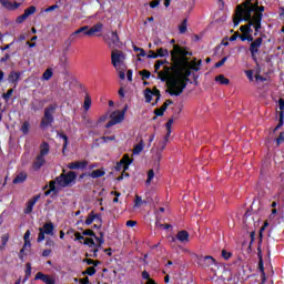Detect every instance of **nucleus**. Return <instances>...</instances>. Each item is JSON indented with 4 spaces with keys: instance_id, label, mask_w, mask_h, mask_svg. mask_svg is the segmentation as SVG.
Here are the masks:
<instances>
[{
    "instance_id": "obj_1",
    "label": "nucleus",
    "mask_w": 284,
    "mask_h": 284,
    "mask_svg": "<svg viewBox=\"0 0 284 284\" xmlns=\"http://www.w3.org/2000/svg\"><path fill=\"white\" fill-rule=\"evenodd\" d=\"M187 52L179 45H174L171 51L172 65L163 67V69L158 72V78L161 81H166L168 92L172 97H180L183 94V89L187 88V81L194 72H199V65H201V60H187Z\"/></svg>"
},
{
    "instance_id": "obj_2",
    "label": "nucleus",
    "mask_w": 284,
    "mask_h": 284,
    "mask_svg": "<svg viewBox=\"0 0 284 284\" xmlns=\"http://www.w3.org/2000/svg\"><path fill=\"white\" fill-rule=\"evenodd\" d=\"M264 10L265 7H258V4H256L255 11H251V19L245 20L248 23L240 27L241 32H243L241 41H254V37H252V26L255 30L254 34L256 37L261 30V21L263 19V14L261 12H264Z\"/></svg>"
},
{
    "instance_id": "obj_3",
    "label": "nucleus",
    "mask_w": 284,
    "mask_h": 284,
    "mask_svg": "<svg viewBox=\"0 0 284 284\" xmlns=\"http://www.w3.org/2000/svg\"><path fill=\"white\" fill-rule=\"evenodd\" d=\"M252 12H256V3H252V0H246L242 4H239L233 18L234 27L236 28L241 21H250L252 19Z\"/></svg>"
},
{
    "instance_id": "obj_4",
    "label": "nucleus",
    "mask_w": 284,
    "mask_h": 284,
    "mask_svg": "<svg viewBox=\"0 0 284 284\" xmlns=\"http://www.w3.org/2000/svg\"><path fill=\"white\" fill-rule=\"evenodd\" d=\"M174 123L173 119H170L166 123V136L164 140L160 142L156 146H153L151 150L153 165L159 168L161 165V160L163 159V150L168 145V141H170V135L172 134V124Z\"/></svg>"
},
{
    "instance_id": "obj_5",
    "label": "nucleus",
    "mask_w": 284,
    "mask_h": 284,
    "mask_svg": "<svg viewBox=\"0 0 284 284\" xmlns=\"http://www.w3.org/2000/svg\"><path fill=\"white\" fill-rule=\"evenodd\" d=\"M77 181V173L70 171L69 173H62L60 176L55 179V181H51L49 184V191L45 192V196L50 194V192H59L61 187H69V185L74 184Z\"/></svg>"
},
{
    "instance_id": "obj_6",
    "label": "nucleus",
    "mask_w": 284,
    "mask_h": 284,
    "mask_svg": "<svg viewBox=\"0 0 284 284\" xmlns=\"http://www.w3.org/2000/svg\"><path fill=\"white\" fill-rule=\"evenodd\" d=\"M111 63L116 71L123 70V68H125V54L123 51H119L116 49L112 50Z\"/></svg>"
},
{
    "instance_id": "obj_7",
    "label": "nucleus",
    "mask_w": 284,
    "mask_h": 284,
    "mask_svg": "<svg viewBox=\"0 0 284 284\" xmlns=\"http://www.w3.org/2000/svg\"><path fill=\"white\" fill-rule=\"evenodd\" d=\"M45 234L49 236L54 235V224L45 223L42 227L39 229L38 243L45 241Z\"/></svg>"
},
{
    "instance_id": "obj_8",
    "label": "nucleus",
    "mask_w": 284,
    "mask_h": 284,
    "mask_svg": "<svg viewBox=\"0 0 284 284\" xmlns=\"http://www.w3.org/2000/svg\"><path fill=\"white\" fill-rule=\"evenodd\" d=\"M110 121L106 124V128H112V125H116L121 123L125 119V110L124 111H114L110 115Z\"/></svg>"
},
{
    "instance_id": "obj_9",
    "label": "nucleus",
    "mask_w": 284,
    "mask_h": 284,
    "mask_svg": "<svg viewBox=\"0 0 284 284\" xmlns=\"http://www.w3.org/2000/svg\"><path fill=\"white\" fill-rule=\"evenodd\" d=\"M130 165H132V159H130V155L125 154L116 164L115 170L125 172L126 170H130Z\"/></svg>"
},
{
    "instance_id": "obj_10",
    "label": "nucleus",
    "mask_w": 284,
    "mask_h": 284,
    "mask_svg": "<svg viewBox=\"0 0 284 284\" xmlns=\"http://www.w3.org/2000/svg\"><path fill=\"white\" fill-rule=\"evenodd\" d=\"M153 97L155 98V103H158L159 99L161 98L160 91L158 89H153V91L150 89H146L144 91V98L146 103H151Z\"/></svg>"
},
{
    "instance_id": "obj_11",
    "label": "nucleus",
    "mask_w": 284,
    "mask_h": 284,
    "mask_svg": "<svg viewBox=\"0 0 284 284\" xmlns=\"http://www.w3.org/2000/svg\"><path fill=\"white\" fill-rule=\"evenodd\" d=\"M199 263L202 267H214L216 265V260L207 255L200 257Z\"/></svg>"
},
{
    "instance_id": "obj_12",
    "label": "nucleus",
    "mask_w": 284,
    "mask_h": 284,
    "mask_svg": "<svg viewBox=\"0 0 284 284\" xmlns=\"http://www.w3.org/2000/svg\"><path fill=\"white\" fill-rule=\"evenodd\" d=\"M20 80H21V72H18V71H11L7 77L8 83H11L12 85H17V83H19Z\"/></svg>"
},
{
    "instance_id": "obj_13",
    "label": "nucleus",
    "mask_w": 284,
    "mask_h": 284,
    "mask_svg": "<svg viewBox=\"0 0 284 284\" xmlns=\"http://www.w3.org/2000/svg\"><path fill=\"white\" fill-rule=\"evenodd\" d=\"M41 199V195H36L31 200L28 201L27 206L24 209V214H31L32 210H34V205H37V201Z\"/></svg>"
},
{
    "instance_id": "obj_14",
    "label": "nucleus",
    "mask_w": 284,
    "mask_h": 284,
    "mask_svg": "<svg viewBox=\"0 0 284 284\" xmlns=\"http://www.w3.org/2000/svg\"><path fill=\"white\" fill-rule=\"evenodd\" d=\"M52 112H54L53 108H49L44 112V118L42 120V125L45 128L47 125H50L52 123Z\"/></svg>"
},
{
    "instance_id": "obj_15",
    "label": "nucleus",
    "mask_w": 284,
    "mask_h": 284,
    "mask_svg": "<svg viewBox=\"0 0 284 284\" xmlns=\"http://www.w3.org/2000/svg\"><path fill=\"white\" fill-rule=\"evenodd\" d=\"M88 165V162L85 161H78V162H71L67 164V168L69 170H83Z\"/></svg>"
},
{
    "instance_id": "obj_16",
    "label": "nucleus",
    "mask_w": 284,
    "mask_h": 284,
    "mask_svg": "<svg viewBox=\"0 0 284 284\" xmlns=\"http://www.w3.org/2000/svg\"><path fill=\"white\" fill-rule=\"evenodd\" d=\"M101 30H103V23H97L90 29H88V31H85L84 34L87 37H92V34H97L98 32H101Z\"/></svg>"
},
{
    "instance_id": "obj_17",
    "label": "nucleus",
    "mask_w": 284,
    "mask_h": 284,
    "mask_svg": "<svg viewBox=\"0 0 284 284\" xmlns=\"http://www.w3.org/2000/svg\"><path fill=\"white\" fill-rule=\"evenodd\" d=\"M263 43V39L257 38L254 42L251 43L250 52L254 57L258 52V48H261Z\"/></svg>"
},
{
    "instance_id": "obj_18",
    "label": "nucleus",
    "mask_w": 284,
    "mask_h": 284,
    "mask_svg": "<svg viewBox=\"0 0 284 284\" xmlns=\"http://www.w3.org/2000/svg\"><path fill=\"white\" fill-rule=\"evenodd\" d=\"M176 239L180 243H190V233H187V231H180Z\"/></svg>"
},
{
    "instance_id": "obj_19",
    "label": "nucleus",
    "mask_w": 284,
    "mask_h": 284,
    "mask_svg": "<svg viewBox=\"0 0 284 284\" xmlns=\"http://www.w3.org/2000/svg\"><path fill=\"white\" fill-rule=\"evenodd\" d=\"M94 221L101 223V217H99V214L90 213L85 220V225H92Z\"/></svg>"
},
{
    "instance_id": "obj_20",
    "label": "nucleus",
    "mask_w": 284,
    "mask_h": 284,
    "mask_svg": "<svg viewBox=\"0 0 284 284\" xmlns=\"http://www.w3.org/2000/svg\"><path fill=\"white\" fill-rule=\"evenodd\" d=\"M44 164H45V158L42 155H38L33 163V168L34 170H40L41 168H43Z\"/></svg>"
},
{
    "instance_id": "obj_21",
    "label": "nucleus",
    "mask_w": 284,
    "mask_h": 284,
    "mask_svg": "<svg viewBox=\"0 0 284 284\" xmlns=\"http://www.w3.org/2000/svg\"><path fill=\"white\" fill-rule=\"evenodd\" d=\"M143 150H145V143L143 142V140H141L138 144L134 145L133 154L138 156L139 154H141V152H143Z\"/></svg>"
},
{
    "instance_id": "obj_22",
    "label": "nucleus",
    "mask_w": 284,
    "mask_h": 284,
    "mask_svg": "<svg viewBox=\"0 0 284 284\" xmlns=\"http://www.w3.org/2000/svg\"><path fill=\"white\" fill-rule=\"evenodd\" d=\"M48 154H50V144L43 142L41 145H40V154L39 156H48Z\"/></svg>"
},
{
    "instance_id": "obj_23",
    "label": "nucleus",
    "mask_w": 284,
    "mask_h": 284,
    "mask_svg": "<svg viewBox=\"0 0 284 284\" xmlns=\"http://www.w3.org/2000/svg\"><path fill=\"white\" fill-rule=\"evenodd\" d=\"M84 245H89V247H93V256H97V252H99V248H97V243H94V240L90 237L84 239Z\"/></svg>"
},
{
    "instance_id": "obj_24",
    "label": "nucleus",
    "mask_w": 284,
    "mask_h": 284,
    "mask_svg": "<svg viewBox=\"0 0 284 284\" xmlns=\"http://www.w3.org/2000/svg\"><path fill=\"white\" fill-rule=\"evenodd\" d=\"M280 110H281V112H280V123L277 124V126H276V130H278V128H283V116H284V114H283V110H284V100L283 99H280Z\"/></svg>"
},
{
    "instance_id": "obj_25",
    "label": "nucleus",
    "mask_w": 284,
    "mask_h": 284,
    "mask_svg": "<svg viewBox=\"0 0 284 284\" xmlns=\"http://www.w3.org/2000/svg\"><path fill=\"white\" fill-rule=\"evenodd\" d=\"M215 81L220 83V85H230V79L225 78L223 74L216 75Z\"/></svg>"
},
{
    "instance_id": "obj_26",
    "label": "nucleus",
    "mask_w": 284,
    "mask_h": 284,
    "mask_svg": "<svg viewBox=\"0 0 284 284\" xmlns=\"http://www.w3.org/2000/svg\"><path fill=\"white\" fill-rule=\"evenodd\" d=\"M88 30H90V27H88V26H84V27H82V28L75 30V31H74L73 33H71V36H70L71 41H74V37L81 34V32H84V33H85V32H88Z\"/></svg>"
},
{
    "instance_id": "obj_27",
    "label": "nucleus",
    "mask_w": 284,
    "mask_h": 284,
    "mask_svg": "<svg viewBox=\"0 0 284 284\" xmlns=\"http://www.w3.org/2000/svg\"><path fill=\"white\" fill-rule=\"evenodd\" d=\"M91 179H101V176H105V171L103 170H95L89 174Z\"/></svg>"
},
{
    "instance_id": "obj_28",
    "label": "nucleus",
    "mask_w": 284,
    "mask_h": 284,
    "mask_svg": "<svg viewBox=\"0 0 284 284\" xmlns=\"http://www.w3.org/2000/svg\"><path fill=\"white\" fill-rule=\"evenodd\" d=\"M26 179H28V174L19 173L16 179L13 180L14 184L24 183Z\"/></svg>"
},
{
    "instance_id": "obj_29",
    "label": "nucleus",
    "mask_w": 284,
    "mask_h": 284,
    "mask_svg": "<svg viewBox=\"0 0 284 284\" xmlns=\"http://www.w3.org/2000/svg\"><path fill=\"white\" fill-rule=\"evenodd\" d=\"M54 74V71L52 69H47L44 73L42 74V81H50Z\"/></svg>"
},
{
    "instance_id": "obj_30",
    "label": "nucleus",
    "mask_w": 284,
    "mask_h": 284,
    "mask_svg": "<svg viewBox=\"0 0 284 284\" xmlns=\"http://www.w3.org/2000/svg\"><path fill=\"white\" fill-rule=\"evenodd\" d=\"M8 241H10V234L6 233L1 236V243L2 245H0V250H4L6 245H8Z\"/></svg>"
},
{
    "instance_id": "obj_31",
    "label": "nucleus",
    "mask_w": 284,
    "mask_h": 284,
    "mask_svg": "<svg viewBox=\"0 0 284 284\" xmlns=\"http://www.w3.org/2000/svg\"><path fill=\"white\" fill-rule=\"evenodd\" d=\"M145 203H148L145 200L139 195H135L134 207H141V205H145Z\"/></svg>"
},
{
    "instance_id": "obj_32",
    "label": "nucleus",
    "mask_w": 284,
    "mask_h": 284,
    "mask_svg": "<svg viewBox=\"0 0 284 284\" xmlns=\"http://www.w3.org/2000/svg\"><path fill=\"white\" fill-rule=\"evenodd\" d=\"M34 278L36 281H42L43 283H45L50 278V276L39 272L37 273Z\"/></svg>"
},
{
    "instance_id": "obj_33",
    "label": "nucleus",
    "mask_w": 284,
    "mask_h": 284,
    "mask_svg": "<svg viewBox=\"0 0 284 284\" xmlns=\"http://www.w3.org/2000/svg\"><path fill=\"white\" fill-rule=\"evenodd\" d=\"M30 247H32L30 240H24L23 248L20 251V258H23V252H26V250H30Z\"/></svg>"
},
{
    "instance_id": "obj_34",
    "label": "nucleus",
    "mask_w": 284,
    "mask_h": 284,
    "mask_svg": "<svg viewBox=\"0 0 284 284\" xmlns=\"http://www.w3.org/2000/svg\"><path fill=\"white\" fill-rule=\"evenodd\" d=\"M156 57H158V58H159V57H161V58H163V57H170V52L168 51V49L160 48V49H158V51H156Z\"/></svg>"
},
{
    "instance_id": "obj_35",
    "label": "nucleus",
    "mask_w": 284,
    "mask_h": 284,
    "mask_svg": "<svg viewBox=\"0 0 284 284\" xmlns=\"http://www.w3.org/2000/svg\"><path fill=\"white\" fill-rule=\"evenodd\" d=\"M165 110H168V102H164L160 109L155 110L156 116H163V112H165Z\"/></svg>"
},
{
    "instance_id": "obj_36",
    "label": "nucleus",
    "mask_w": 284,
    "mask_h": 284,
    "mask_svg": "<svg viewBox=\"0 0 284 284\" xmlns=\"http://www.w3.org/2000/svg\"><path fill=\"white\" fill-rule=\"evenodd\" d=\"M179 30L181 34H185V32H187V20H183V22L179 26Z\"/></svg>"
},
{
    "instance_id": "obj_37",
    "label": "nucleus",
    "mask_w": 284,
    "mask_h": 284,
    "mask_svg": "<svg viewBox=\"0 0 284 284\" xmlns=\"http://www.w3.org/2000/svg\"><path fill=\"white\" fill-rule=\"evenodd\" d=\"M34 12H37V7L34 6H31L24 10V14L27 18L30 17L31 14H34Z\"/></svg>"
},
{
    "instance_id": "obj_38",
    "label": "nucleus",
    "mask_w": 284,
    "mask_h": 284,
    "mask_svg": "<svg viewBox=\"0 0 284 284\" xmlns=\"http://www.w3.org/2000/svg\"><path fill=\"white\" fill-rule=\"evenodd\" d=\"M91 106H92V99H90V97H87L84 99V105H83L85 112H88V110H90Z\"/></svg>"
},
{
    "instance_id": "obj_39",
    "label": "nucleus",
    "mask_w": 284,
    "mask_h": 284,
    "mask_svg": "<svg viewBox=\"0 0 284 284\" xmlns=\"http://www.w3.org/2000/svg\"><path fill=\"white\" fill-rule=\"evenodd\" d=\"M26 278L24 281H28L30 278V275L32 274V265L30 263H27L26 265Z\"/></svg>"
},
{
    "instance_id": "obj_40",
    "label": "nucleus",
    "mask_w": 284,
    "mask_h": 284,
    "mask_svg": "<svg viewBox=\"0 0 284 284\" xmlns=\"http://www.w3.org/2000/svg\"><path fill=\"white\" fill-rule=\"evenodd\" d=\"M20 130H21L22 134H28V132H30V123L23 122V124H22Z\"/></svg>"
},
{
    "instance_id": "obj_41",
    "label": "nucleus",
    "mask_w": 284,
    "mask_h": 284,
    "mask_svg": "<svg viewBox=\"0 0 284 284\" xmlns=\"http://www.w3.org/2000/svg\"><path fill=\"white\" fill-rule=\"evenodd\" d=\"M153 180H154V170L151 169L148 172L146 185H150V183H152Z\"/></svg>"
},
{
    "instance_id": "obj_42",
    "label": "nucleus",
    "mask_w": 284,
    "mask_h": 284,
    "mask_svg": "<svg viewBox=\"0 0 284 284\" xmlns=\"http://www.w3.org/2000/svg\"><path fill=\"white\" fill-rule=\"evenodd\" d=\"M133 50H134V52H139L138 57H148V53H145V50H143L136 45H133Z\"/></svg>"
},
{
    "instance_id": "obj_43",
    "label": "nucleus",
    "mask_w": 284,
    "mask_h": 284,
    "mask_svg": "<svg viewBox=\"0 0 284 284\" xmlns=\"http://www.w3.org/2000/svg\"><path fill=\"white\" fill-rule=\"evenodd\" d=\"M110 44H114L116 45V43H119V36L116 34V32H112L111 33V41L109 42Z\"/></svg>"
},
{
    "instance_id": "obj_44",
    "label": "nucleus",
    "mask_w": 284,
    "mask_h": 284,
    "mask_svg": "<svg viewBox=\"0 0 284 284\" xmlns=\"http://www.w3.org/2000/svg\"><path fill=\"white\" fill-rule=\"evenodd\" d=\"M95 239V248L99 250V247H101L103 245V243H105V241L103 240V237H98L94 235Z\"/></svg>"
},
{
    "instance_id": "obj_45",
    "label": "nucleus",
    "mask_w": 284,
    "mask_h": 284,
    "mask_svg": "<svg viewBox=\"0 0 284 284\" xmlns=\"http://www.w3.org/2000/svg\"><path fill=\"white\" fill-rule=\"evenodd\" d=\"M0 3L8 10H12V3H10V0H0Z\"/></svg>"
},
{
    "instance_id": "obj_46",
    "label": "nucleus",
    "mask_w": 284,
    "mask_h": 284,
    "mask_svg": "<svg viewBox=\"0 0 284 284\" xmlns=\"http://www.w3.org/2000/svg\"><path fill=\"white\" fill-rule=\"evenodd\" d=\"M84 274H88L89 276H94V274H97V268H94V266H91V267L87 268Z\"/></svg>"
},
{
    "instance_id": "obj_47",
    "label": "nucleus",
    "mask_w": 284,
    "mask_h": 284,
    "mask_svg": "<svg viewBox=\"0 0 284 284\" xmlns=\"http://www.w3.org/2000/svg\"><path fill=\"white\" fill-rule=\"evenodd\" d=\"M140 74L142 75V79H150V71L148 70H142L140 71Z\"/></svg>"
},
{
    "instance_id": "obj_48",
    "label": "nucleus",
    "mask_w": 284,
    "mask_h": 284,
    "mask_svg": "<svg viewBox=\"0 0 284 284\" xmlns=\"http://www.w3.org/2000/svg\"><path fill=\"white\" fill-rule=\"evenodd\" d=\"M245 74L248 80L254 81V72H252V70L245 71Z\"/></svg>"
},
{
    "instance_id": "obj_49",
    "label": "nucleus",
    "mask_w": 284,
    "mask_h": 284,
    "mask_svg": "<svg viewBox=\"0 0 284 284\" xmlns=\"http://www.w3.org/2000/svg\"><path fill=\"white\" fill-rule=\"evenodd\" d=\"M227 61V57L223 58L220 62L215 64V68H221L225 65V62Z\"/></svg>"
},
{
    "instance_id": "obj_50",
    "label": "nucleus",
    "mask_w": 284,
    "mask_h": 284,
    "mask_svg": "<svg viewBox=\"0 0 284 284\" xmlns=\"http://www.w3.org/2000/svg\"><path fill=\"white\" fill-rule=\"evenodd\" d=\"M84 262H87L88 265H94V266L99 265V262H95L94 260H90V258L84 260Z\"/></svg>"
},
{
    "instance_id": "obj_51",
    "label": "nucleus",
    "mask_w": 284,
    "mask_h": 284,
    "mask_svg": "<svg viewBox=\"0 0 284 284\" xmlns=\"http://www.w3.org/2000/svg\"><path fill=\"white\" fill-rule=\"evenodd\" d=\"M13 92L14 91L12 89L8 90L7 93L3 94V99H6V100L10 99V97H12Z\"/></svg>"
},
{
    "instance_id": "obj_52",
    "label": "nucleus",
    "mask_w": 284,
    "mask_h": 284,
    "mask_svg": "<svg viewBox=\"0 0 284 284\" xmlns=\"http://www.w3.org/2000/svg\"><path fill=\"white\" fill-rule=\"evenodd\" d=\"M8 61H10V54H4L1 59H0V63H6V62H8Z\"/></svg>"
},
{
    "instance_id": "obj_53",
    "label": "nucleus",
    "mask_w": 284,
    "mask_h": 284,
    "mask_svg": "<svg viewBox=\"0 0 284 284\" xmlns=\"http://www.w3.org/2000/svg\"><path fill=\"white\" fill-rule=\"evenodd\" d=\"M61 139L63 141V151H64L65 148H68V135H61Z\"/></svg>"
},
{
    "instance_id": "obj_54",
    "label": "nucleus",
    "mask_w": 284,
    "mask_h": 284,
    "mask_svg": "<svg viewBox=\"0 0 284 284\" xmlns=\"http://www.w3.org/2000/svg\"><path fill=\"white\" fill-rule=\"evenodd\" d=\"M258 267H260V271L262 273V276H265V267L263 266V260L260 261Z\"/></svg>"
},
{
    "instance_id": "obj_55",
    "label": "nucleus",
    "mask_w": 284,
    "mask_h": 284,
    "mask_svg": "<svg viewBox=\"0 0 284 284\" xmlns=\"http://www.w3.org/2000/svg\"><path fill=\"white\" fill-rule=\"evenodd\" d=\"M26 19H28V18H27L26 14L23 13L22 16H19V17L17 18V23H23V21H26Z\"/></svg>"
},
{
    "instance_id": "obj_56",
    "label": "nucleus",
    "mask_w": 284,
    "mask_h": 284,
    "mask_svg": "<svg viewBox=\"0 0 284 284\" xmlns=\"http://www.w3.org/2000/svg\"><path fill=\"white\" fill-rule=\"evenodd\" d=\"M222 256H223V258H225V260L227 261V258H230V256H232V253H230V252L223 250V251H222Z\"/></svg>"
},
{
    "instance_id": "obj_57",
    "label": "nucleus",
    "mask_w": 284,
    "mask_h": 284,
    "mask_svg": "<svg viewBox=\"0 0 284 284\" xmlns=\"http://www.w3.org/2000/svg\"><path fill=\"white\" fill-rule=\"evenodd\" d=\"M163 65V61H158L154 65L155 68V72H159V70H161V67Z\"/></svg>"
},
{
    "instance_id": "obj_58",
    "label": "nucleus",
    "mask_w": 284,
    "mask_h": 284,
    "mask_svg": "<svg viewBox=\"0 0 284 284\" xmlns=\"http://www.w3.org/2000/svg\"><path fill=\"white\" fill-rule=\"evenodd\" d=\"M148 59H159L154 51H149Z\"/></svg>"
},
{
    "instance_id": "obj_59",
    "label": "nucleus",
    "mask_w": 284,
    "mask_h": 284,
    "mask_svg": "<svg viewBox=\"0 0 284 284\" xmlns=\"http://www.w3.org/2000/svg\"><path fill=\"white\" fill-rule=\"evenodd\" d=\"M52 254V250L48 248L42 252V256L48 257Z\"/></svg>"
},
{
    "instance_id": "obj_60",
    "label": "nucleus",
    "mask_w": 284,
    "mask_h": 284,
    "mask_svg": "<svg viewBox=\"0 0 284 284\" xmlns=\"http://www.w3.org/2000/svg\"><path fill=\"white\" fill-rule=\"evenodd\" d=\"M283 141H284V132H282L280 134V136L277 138V145H281V143H283Z\"/></svg>"
},
{
    "instance_id": "obj_61",
    "label": "nucleus",
    "mask_w": 284,
    "mask_h": 284,
    "mask_svg": "<svg viewBox=\"0 0 284 284\" xmlns=\"http://www.w3.org/2000/svg\"><path fill=\"white\" fill-rule=\"evenodd\" d=\"M237 37L241 39V37H243V31H242V34H239V33L233 34V36L230 38V41H236V38H237Z\"/></svg>"
},
{
    "instance_id": "obj_62",
    "label": "nucleus",
    "mask_w": 284,
    "mask_h": 284,
    "mask_svg": "<svg viewBox=\"0 0 284 284\" xmlns=\"http://www.w3.org/2000/svg\"><path fill=\"white\" fill-rule=\"evenodd\" d=\"M83 236H94V232H92V230H87L83 232Z\"/></svg>"
},
{
    "instance_id": "obj_63",
    "label": "nucleus",
    "mask_w": 284,
    "mask_h": 284,
    "mask_svg": "<svg viewBox=\"0 0 284 284\" xmlns=\"http://www.w3.org/2000/svg\"><path fill=\"white\" fill-rule=\"evenodd\" d=\"M161 3V0H153L150 4L151 8H156Z\"/></svg>"
},
{
    "instance_id": "obj_64",
    "label": "nucleus",
    "mask_w": 284,
    "mask_h": 284,
    "mask_svg": "<svg viewBox=\"0 0 284 284\" xmlns=\"http://www.w3.org/2000/svg\"><path fill=\"white\" fill-rule=\"evenodd\" d=\"M255 80L257 83H263V81H265V78H263L262 75H255Z\"/></svg>"
}]
</instances>
